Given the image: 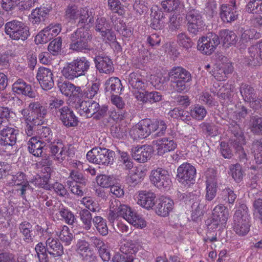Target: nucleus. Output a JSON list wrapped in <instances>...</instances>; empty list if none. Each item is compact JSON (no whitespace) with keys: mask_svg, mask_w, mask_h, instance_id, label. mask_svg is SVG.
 Listing matches in <instances>:
<instances>
[{"mask_svg":"<svg viewBox=\"0 0 262 262\" xmlns=\"http://www.w3.org/2000/svg\"><path fill=\"white\" fill-rule=\"evenodd\" d=\"M126 128L125 127L119 125H114L111 127V133L116 138H123L126 135Z\"/></svg>","mask_w":262,"mask_h":262,"instance_id":"338daca9","label":"nucleus"},{"mask_svg":"<svg viewBox=\"0 0 262 262\" xmlns=\"http://www.w3.org/2000/svg\"><path fill=\"white\" fill-rule=\"evenodd\" d=\"M220 43V39L217 35L210 32L206 36H203L198 41V49L203 54L210 55Z\"/></svg>","mask_w":262,"mask_h":262,"instance_id":"9d476101","label":"nucleus"},{"mask_svg":"<svg viewBox=\"0 0 262 262\" xmlns=\"http://www.w3.org/2000/svg\"><path fill=\"white\" fill-rule=\"evenodd\" d=\"M64 103V100L54 97L49 100V108L52 113L54 110L56 116L63 125H66V106H63Z\"/></svg>","mask_w":262,"mask_h":262,"instance_id":"4be33fe9","label":"nucleus"},{"mask_svg":"<svg viewBox=\"0 0 262 262\" xmlns=\"http://www.w3.org/2000/svg\"><path fill=\"white\" fill-rule=\"evenodd\" d=\"M49 30V27H46L38 33L35 39L36 44L46 43L53 38V35Z\"/></svg>","mask_w":262,"mask_h":262,"instance_id":"de8ad7c7","label":"nucleus"},{"mask_svg":"<svg viewBox=\"0 0 262 262\" xmlns=\"http://www.w3.org/2000/svg\"><path fill=\"white\" fill-rule=\"evenodd\" d=\"M177 143L173 140H169L166 138H162L157 141V153L162 156L167 152L173 150L177 147Z\"/></svg>","mask_w":262,"mask_h":262,"instance_id":"473e14b6","label":"nucleus"},{"mask_svg":"<svg viewBox=\"0 0 262 262\" xmlns=\"http://www.w3.org/2000/svg\"><path fill=\"white\" fill-rule=\"evenodd\" d=\"M144 177V173L142 170L136 169L135 170H132L129 175L127 180V183L133 186H135L140 183Z\"/></svg>","mask_w":262,"mask_h":262,"instance_id":"5fc2aeb1","label":"nucleus"},{"mask_svg":"<svg viewBox=\"0 0 262 262\" xmlns=\"http://www.w3.org/2000/svg\"><path fill=\"white\" fill-rule=\"evenodd\" d=\"M36 78L44 90H51L54 86L53 74L49 68L40 67L37 70Z\"/></svg>","mask_w":262,"mask_h":262,"instance_id":"2eb2a0df","label":"nucleus"},{"mask_svg":"<svg viewBox=\"0 0 262 262\" xmlns=\"http://www.w3.org/2000/svg\"><path fill=\"white\" fill-rule=\"evenodd\" d=\"M235 2H232L231 5L223 4L220 7V15L221 19L225 23H231L237 19L238 14Z\"/></svg>","mask_w":262,"mask_h":262,"instance_id":"6ab92c4d","label":"nucleus"},{"mask_svg":"<svg viewBox=\"0 0 262 262\" xmlns=\"http://www.w3.org/2000/svg\"><path fill=\"white\" fill-rule=\"evenodd\" d=\"M109 9L114 13L122 15L124 13L123 6L119 0H107Z\"/></svg>","mask_w":262,"mask_h":262,"instance_id":"052dcab7","label":"nucleus"},{"mask_svg":"<svg viewBox=\"0 0 262 262\" xmlns=\"http://www.w3.org/2000/svg\"><path fill=\"white\" fill-rule=\"evenodd\" d=\"M250 216L245 204H241L233 215L234 230L239 236L246 235L251 226Z\"/></svg>","mask_w":262,"mask_h":262,"instance_id":"7ed1b4c3","label":"nucleus"},{"mask_svg":"<svg viewBox=\"0 0 262 262\" xmlns=\"http://www.w3.org/2000/svg\"><path fill=\"white\" fill-rule=\"evenodd\" d=\"M62 46V39L58 37L51 41L48 47V50L53 56H57L60 54Z\"/></svg>","mask_w":262,"mask_h":262,"instance_id":"8fccbe9b","label":"nucleus"},{"mask_svg":"<svg viewBox=\"0 0 262 262\" xmlns=\"http://www.w3.org/2000/svg\"><path fill=\"white\" fill-rule=\"evenodd\" d=\"M196 169L189 163H183L177 169V180L185 186H190L195 183Z\"/></svg>","mask_w":262,"mask_h":262,"instance_id":"9b49d317","label":"nucleus"},{"mask_svg":"<svg viewBox=\"0 0 262 262\" xmlns=\"http://www.w3.org/2000/svg\"><path fill=\"white\" fill-rule=\"evenodd\" d=\"M229 128L233 135L231 137L232 144L240 161L244 162L247 160V155L243 147V145L245 143L244 133L239 124L235 122L231 123Z\"/></svg>","mask_w":262,"mask_h":262,"instance_id":"423d86ee","label":"nucleus"},{"mask_svg":"<svg viewBox=\"0 0 262 262\" xmlns=\"http://www.w3.org/2000/svg\"><path fill=\"white\" fill-rule=\"evenodd\" d=\"M72 249L71 251H77L84 260H88L89 257L92 254V251L90 249V244L89 242L85 240H79L77 242L76 247H72ZM69 251H71V250L69 249Z\"/></svg>","mask_w":262,"mask_h":262,"instance_id":"f704fd0d","label":"nucleus"},{"mask_svg":"<svg viewBox=\"0 0 262 262\" xmlns=\"http://www.w3.org/2000/svg\"><path fill=\"white\" fill-rule=\"evenodd\" d=\"M50 149L52 155L55 156V160L61 163L66 158L65 146L62 141L58 140L56 144L50 145Z\"/></svg>","mask_w":262,"mask_h":262,"instance_id":"2f4dec72","label":"nucleus"},{"mask_svg":"<svg viewBox=\"0 0 262 262\" xmlns=\"http://www.w3.org/2000/svg\"><path fill=\"white\" fill-rule=\"evenodd\" d=\"M142 126H144L148 136L152 133L155 132L157 130L158 120L152 121L149 119H146L141 121Z\"/></svg>","mask_w":262,"mask_h":262,"instance_id":"e2e57ef3","label":"nucleus"},{"mask_svg":"<svg viewBox=\"0 0 262 262\" xmlns=\"http://www.w3.org/2000/svg\"><path fill=\"white\" fill-rule=\"evenodd\" d=\"M229 169V174L231 176L236 183H239L242 181L244 171L240 164L231 165L230 166Z\"/></svg>","mask_w":262,"mask_h":262,"instance_id":"09e8293b","label":"nucleus"},{"mask_svg":"<svg viewBox=\"0 0 262 262\" xmlns=\"http://www.w3.org/2000/svg\"><path fill=\"white\" fill-rule=\"evenodd\" d=\"M122 204L118 200L115 199L112 200L110 205V213L108 219L111 221H113L116 217V214L119 211Z\"/></svg>","mask_w":262,"mask_h":262,"instance_id":"0e129e2a","label":"nucleus"},{"mask_svg":"<svg viewBox=\"0 0 262 262\" xmlns=\"http://www.w3.org/2000/svg\"><path fill=\"white\" fill-rule=\"evenodd\" d=\"M45 146L43 141L36 136L32 137L27 143V148L30 154L36 157H41Z\"/></svg>","mask_w":262,"mask_h":262,"instance_id":"a878e982","label":"nucleus"},{"mask_svg":"<svg viewBox=\"0 0 262 262\" xmlns=\"http://www.w3.org/2000/svg\"><path fill=\"white\" fill-rule=\"evenodd\" d=\"M51 11V8L42 6L36 7L32 10L29 15V20L33 25H38L49 18Z\"/></svg>","mask_w":262,"mask_h":262,"instance_id":"dca6fc26","label":"nucleus"},{"mask_svg":"<svg viewBox=\"0 0 262 262\" xmlns=\"http://www.w3.org/2000/svg\"><path fill=\"white\" fill-rule=\"evenodd\" d=\"M93 223L100 235L105 236L108 234V227L105 220L101 216H95L93 219Z\"/></svg>","mask_w":262,"mask_h":262,"instance_id":"37998d69","label":"nucleus"},{"mask_svg":"<svg viewBox=\"0 0 262 262\" xmlns=\"http://www.w3.org/2000/svg\"><path fill=\"white\" fill-rule=\"evenodd\" d=\"M79 107V112L81 116L84 115L87 118H90L95 115L98 111L99 104L92 100H89L82 101Z\"/></svg>","mask_w":262,"mask_h":262,"instance_id":"bb28decb","label":"nucleus"},{"mask_svg":"<svg viewBox=\"0 0 262 262\" xmlns=\"http://www.w3.org/2000/svg\"><path fill=\"white\" fill-rule=\"evenodd\" d=\"M188 31L194 35L202 31L205 24L202 15L196 10H192L187 13L186 16Z\"/></svg>","mask_w":262,"mask_h":262,"instance_id":"ddd939ff","label":"nucleus"},{"mask_svg":"<svg viewBox=\"0 0 262 262\" xmlns=\"http://www.w3.org/2000/svg\"><path fill=\"white\" fill-rule=\"evenodd\" d=\"M172 90L179 93L187 92L189 89L192 76L190 72L181 67H174L169 72Z\"/></svg>","mask_w":262,"mask_h":262,"instance_id":"f03ea898","label":"nucleus"},{"mask_svg":"<svg viewBox=\"0 0 262 262\" xmlns=\"http://www.w3.org/2000/svg\"><path fill=\"white\" fill-rule=\"evenodd\" d=\"M252 149L257 164L262 163V140L254 141L252 144Z\"/></svg>","mask_w":262,"mask_h":262,"instance_id":"3c124183","label":"nucleus"},{"mask_svg":"<svg viewBox=\"0 0 262 262\" xmlns=\"http://www.w3.org/2000/svg\"><path fill=\"white\" fill-rule=\"evenodd\" d=\"M106 92H110L112 95L120 94L122 85L120 80L118 77H111L106 80L105 84Z\"/></svg>","mask_w":262,"mask_h":262,"instance_id":"72a5a7b5","label":"nucleus"},{"mask_svg":"<svg viewBox=\"0 0 262 262\" xmlns=\"http://www.w3.org/2000/svg\"><path fill=\"white\" fill-rule=\"evenodd\" d=\"M82 91L79 86H76L71 82H67V97H69V103L75 102L79 100L82 95Z\"/></svg>","mask_w":262,"mask_h":262,"instance_id":"4c0bfd02","label":"nucleus"},{"mask_svg":"<svg viewBox=\"0 0 262 262\" xmlns=\"http://www.w3.org/2000/svg\"><path fill=\"white\" fill-rule=\"evenodd\" d=\"M183 21V17L180 12H175L169 18V28L174 31L180 28Z\"/></svg>","mask_w":262,"mask_h":262,"instance_id":"864d4df0","label":"nucleus"},{"mask_svg":"<svg viewBox=\"0 0 262 262\" xmlns=\"http://www.w3.org/2000/svg\"><path fill=\"white\" fill-rule=\"evenodd\" d=\"M129 88L135 90H146L147 86V80L144 78L139 71L133 72L130 73L128 78Z\"/></svg>","mask_w":262,"mask_h":262,"instance_id":"aec40b11","label":"nucleus"},{"mask_svg":"<svg viewBox=\"0 0 262 262\" xmlns=\"http://www.w3.org/2000/svg\"><path fill=\"white\" fill-rule=\"evenodd\" d=\"M174 203L169 198H160L155 207L156 213L161 216H167L173 208Z\"/></svg>","mask_w":262,"mask_h":262,"instance_id":"393cba45","label":"nucleus"},{"mask_svg":"<svg viewBox=\"0 0 262 262\" xmlns=\"http://www.w3.org/2000/svg\"><path fill=\"white\" fill-rule=\"evenodd\" d=\"M134 256L128 255L124 254H116L113 257V262H134L135 260Z\"/></svg>","mask_w":262,"mask_h":262,"instance_id":"774afa93","label":"nucleus"},{"mask_svg":"<svg viewBox=\"0 0 262 262\" xmlns=\"http://www.w3.org/2000/svg\"><path fill=\"white\" fill-rule=\"evenodd\" d=\"M256 217L262 224V191L256 194V200L253 202Z\"/></svg>","mask_w":262,"mask_h":262,"instance_id":"6e6d98bb","label":"nucleus"},{"mask_svg":"<svg viewBox=\"0 0 262 262\" xmlns=\"http://www.w3.org/2000/svg\"><path fill=\"white\" fill-rule=\"evenodd\" d=\"M220 35L224 43L230 45H235L237 41V37L235 33L231 30H222L220 32Z\"/></svg>","mask_w":262,"mask_h":262,"instance_id":"c03bdc74","label":"nucleus"},{"mask_svg":"<svg viewBox=\"0 0 262 262\" xmlns=\"http://www.w3.org/2000/svg\"><path fill=\"white\" fill-rule=\"evenodd\" d=\"M5 32L14 40L25 41L30 35L29 27L17 19L8 21L5 25Z\"/></svg>","mask_w":262,"mask_h":262,"instance_id":"20e7f679","label":"nucleus"},{"mask_svg":"<svg viewBox=\"0 0 262 262\" xmlns=\"http://www.w3.org/2000/svg\"><path fill=\"white\" fill-rule=\"evenodd\" d=\"M156 194L148 191H141L139 192L138 204L143 207L149 209L155 204Z\"/></svg>","mask_w":262,"mask_h":262,"instance_id":"c756f323","label":"nucleus"},{"mask_svg":"<svg viewBox=\"0 0 262 262\" xmlns=\"http://www.w3.org/2000/svg\"><path fill=\"white\" fill-rule=\"evenodd\" d=\"M91 39L89 33L84 28H80L71 36L70 49L76 51L82 52L89 49V42Z\"/></svg>","mask_w":262,"mask_h":262,"instance_id":"0eeeda50","label":"nucleus"},{"mask_svg":"<svg viewBox=\"0 0 262 262\" xmlns=\"http://www.w3.org/2000/svg\"><path fill=\"white\" fill-rule=\"evenodd\" d=\"M102 152L103 153L104 157L102 158V165L108 166L112 165L114 161L115 152L109 149L102 148Z\"/></svg>","mask_w":262,"mask_h":262,"instance_id":"13d9d810","label":"nucleus"},{"mask_svg":"<svg viewBox=\"0 0 262 262\" xmlns=\"http://www.w3.org/2000/svg\"><path fill=\"white\" fill-rule=\"evenodd\" d=\"M10 184L12 185L19 186L28 182L26 174L22 172H18L12 176Z\"/></svg>","mask_w":262,"mask_h":262,"instance_id":"680f3d73","label":"nucleus"},{"mask_svg":"<svg viewBox=\"0 0 262 262\" xmlns=\"http://www.w3.org/2000/svg\"><path fill=\"white\" fill-rule=\"evenodd\" d=\"M20 232L23 235L24 241L26 243L32 242L35 237L33 231L32 229V225L28 221L21 222L18 226Z\"/></svg>","mask_w":262,"mask_h":262,"instance_id":"c9c22d12","label":"nucleus"},{"mask_svg":"<svg viewBox=\"0 0 262 262\" xmlns=\"http://www.w3.org/2000/svg\"><path fill=\"white\" fill-rule=\"evenodd\" d=\"M68 15L70 19H76L79 18L78 23L83 28L84 25L87 23L90 15L88 13V9L86 8L77 9V7L75 5L69 6L67 10V16Z\"/></svg>","mask_w":262,"mask_h":262,"instance_id":"f3484780","label":"nucleus"},{"mask_svg":"<svg viewBox=\"0 0 262 262\" xmlns=\"http://www.w3.org/2000/svg\"><path fill=\"white\" fill-rule=\"evenodd\" d=\"M48 253L54 257L62 255L64 253L63 246L57 238L50 237L46 242Z\"/></svg>","mask_w":262,"mask_h":262,"instance_id":"c85d7f7f","label":"nucleus"},{"mask_svg":"<svg viewBox=\"0 0 262 262\" xmlns=\"http://www.w3.org/2000/svg\"><path fill=\"white\" fill-rule=\"evenodd\" d=\"M102 150V148L101 147H96L93 148L87 152L86 159L89 162L102 165V158L104 157Z\"/></svg>","mask_w":262,"mask_h":262,"instance_id":"e433bc0d","label":"nucleus"},{"mask_svg":"<svg viewBox=\"0 0 262 262\" xmlns=\"http://www.w3.org/2000/svg\"><path fill=\"white\" fill-rule=\"evenodd\" d=\"M12 90L18 94H22L31 98H35L36 95L31 85L27 83L22 79H18L14 82L12 85Z\"/></svg>","mask_w":262,"mask_h":262,"instance_id":"5701e85b","label":"nucleus"},{"mask_svg":"<svg viewBox=\"0 0 262 262\" xmlns=\"http://www.w3.org/2000/svg\"><path fill=\"white\" fill-rule=\"evenodd\" d=\"M250 130L254 135L262 136V117H254L252 119Z\"/></svg>","mask_w":262,"mask_h":262,"instance_id":"4d7b16f0","label":"nucleus"},{"mask_svg":"<svg viewBox=\"0 0 262 262\" xmlns=\"http://www.w3.org/2000/svg\"><path fill=\"white\" fill-rule=\"evenodd\" d=\"M162 8L167 11L181 12L184 8L179 0H165L161 3Z\"/></svg>","mask_w":262,"mask_h":262,"instance_id":"a19ab883","label":"nucleus"},{"mask_svg":"<svg viewBox=\"0 0 262 262\" xmlns=\"http://www.w3.org/2000/svg\"><path fill=\"white\" fill-rule=\"evenodd\" d=\"M217 181L213 178H208L206 181V200L212 201L216 196L217 192Z\"/></svg>","mask_w":262,"mask_h":262,"instance_id":"58836bf2","label":"nucleus"},{"mask_svg":"<svg viewBox=\"0 0 262 262\" xmlns=\"http://www.w3.org/2000/svg\"><path fill=\"white\" fill-rule=\"evenodd\" d=\"M233 69L232 65L228 63L216 67V69L209 72L217 80L221 81L225 80L227 75L232 72Z\"/></svg>","mask_w":262,"mask_h":262,"instance_id":"7c9ffc66","label":"nucleus"},{"mask_svg":"<svg viewBox=\"0 0 262 262\" xmlns=\"http://www.w3.org/2000/svg\"><path fill=\"white\" fill-rule=\"evenodd\" d=\"M152 151L150 145L137 146L132 149V155L133 158L137 162L145 163L151 157Z\"/></svg>","mask_w":262,"mask_h":262,"instance_id":"a211bd4d","label":"nucleus"},{"mask_svg":"<svg viewBox=\"0 0 262 262\" xmlns=\"http://www.w3.org/2000/svg\"><path fill=\"white\" fill-rule=\"evenodd\" d=\"M25 120V131L28 136L31 137L39 125H43L44 118L47 110L39 102H33L29 104L28 108L20 111Z\"/></svg>","mask_w":262,"mask_h":262,"instance_id":"f257e3e1","label":"nucleus"},{"mask_svg":"<svg viewBox=\"0 0 262 262\" xmlns=\"http://www.w3.org/2000/svg\"><path fill=\"white\" fill-rule=\"evenodd\" d=\"M150 180L152 184L159 189H168L172 183L169 172L162 168L151 170Z\"/></svg>","mask_w":262,"mask_h":262,"instance_id":"1a4fd4ad","label":"nucleus"},{"mask_svg":"<svg viewBox=\"0 0 262 262\" xmlns=\"http://www.w3.org/2000/svg\"><path fill=\"white\" fill-rule=\"evenodd\" d=\"M190 116L194 119L202 120L207 114V111L204 106L196 104L191 107L190 111Z\"/></svg>","mask_w":262,"mask_h":262,"instance_id":"a18cd8bd","label":"nucleus"},{"mask_svg":"<svg viewBox=\"0 0 262 262\" xmlns=\"http://www.w3.org/2000/svg\"><path fill=\"white\" fill-rule=\"evenodd\" d=\"M94 62L96 69L101 73L110 74L114 71L112 60L107 56H96Z\"/></svg>","mask_w":262,"mask_h":262,"instance_id":"412c9836","label":"nucleus"},{"mask_svg":"<svg viewBox=\"0 0 262 262\" xmlns=\"http://www.w3.org/2000/svg\"><path fill=\"white\" fill-rule=\"evenodd\" d=\"M36 132L39 138L45 141L50 142L52 139V132L48 126L39 125Z\"/></svg>","mask_w":262,"mask_h":262,"instance_id":"49530a36","label":"nucleus"},{"mask_svg":"<svg viewBox=\"0 0 262 262\" xmlns=\"http://www.w3.org/2000/svg\"><path fill=\"white\" fill-rule=\"evenodd\" d=\"M168 81V78L164 76H154L151 78V83L157 89L164 90Z\"/></svg>","mask_w":262,"mask_h":262,"instance_id":"69168bd1","label":"nucleus"},{"mask_svg":"<svg viewBox=\"0 0 262 262\" xmlns=\"http://www.w3.org/2000/svg\"><path fill=\"white\" fill-rule=\"evenodd\" d=\"M80 219L83 225V228L86 230H89L92 226V214L90 211L83 209L80 212Z\"/></svg>","mask_w":262,"mask_h":262,"instance_id":"bf43d9fd","label":"nucleus"},{"mask_svg":"<svg viewBox=\"0 0 262 262\" xmlns=\"http://www.w3.org/2000/svg\"><path fill=\"white\" fill-rule=\"evenodd\" d=\"M229 217V212L227 207L221 204L216 205L212 211L209 229H216L219 228L218 231L220 232V229L225 227Z\"/></svg>","mask_w":262,"mask_h":262,"instance_id":"6e6552de","label":"nucleus"},{"mask_svg":"<svg viewBox=\"0 0 262 262\" xmlns=\"http://www.w3.org/2000/svg\"><path fill=\"white\" fill-rule=\"evenodd\" d=\"M129 135L134 140L145 138L148 137L144 126H142L141 121L130 130Z\"/></svg>","mask_w":262,"mask_h":262,"instance_id":"79ce46f5","label":"nucleus"},{"mask_svg":"<svg viewBox=\"0 0 262 262\" xmlns=\"http://www.w3.org/2000/svg\"><path fill=\"white\" fill-rule=\"evenodd\" d=\"M260 37V34L254 29L245 30L241 35L240 41L242 43H246L251 39H258Z\"/></svg>","mask_w":262,"mask_h":262,"instance_id":"603ef678","label":"nucleus"},{"mask_svg":"<svg viewBox=\"0 0 262 262\" xmlns=\"http://www.w3.org/2000/svg\"><path fill=\"white\" fill-rule=\"evenodd\" d=\"M140 246L139 239L123 240L120 244V250L123 254L135 256Z\"/></svg>","mask_w":262,"mask_h":262,"instance_id":"cd10ccee","label":"nucleus"},{"mask_svg":"<svg viewBox=\"0 0 262 262\" xmlns=\"http://www.w3.org/2000/svg\"><path fill=\"white\" fill-rule=\"evenodd\" d=\"M239 91L245 102L250 101L256 98V95L253 88L247 83H241L239 86Z\"/></svg>","mask_w":262,"mask_h":262,"instance_id":"ea45409f","label":"nucleus"},{"mask_svg":"<svg viewBox=\"0 0 262 262\" xmlns=\"http://www.w3.org/2000/svg\"><path fill=\"white\" fill-rule=\"evenodd\" d=\"M90 67V62L84 57H79L67 63V79L73 80L85 75Z\"/></svg>","mask_w":262,"mask_h":262,"instance_id":"39448f33","label":"nucleus"},{"mask_svg":"<svg viewBox=\"0 0 262 262\" xmlns=\"http://www.w3.org/2000/svg\"><path fill=\"white\" fill-rule=\"evenodd\" d=\"M19 130L17 127L6 126L0 130V145L13 146L15 145Z\"/></svg>","mask_w":262,"mask_h":262,"instance_id":"4468645a","label":"nucleus"},{"mask_svg":"<svg viewBox=\"0 0 262 262\" xmlns=\"http://www.w3.org/2000/svg\"><path fill=\"white\" fill-rule=\"evenodd\" d=\"M117 216H122L129 224L137 228H142L146 226V222L139 215L133 211L127 205L122 204L116 214Z\"/></svg>","mask_w":262,"mask_h":262,"instance_id":"f8f14e48","label":"nucleus"},{"mask_svg":"<svg viewBox=\"0 0 262 262\" xmlns=\"http://www.w3.org/2000/svg\"><path fill=\"white\" fill-rule=\"evenodd\" d=\"M249 63L254 66L262 64V40L248 49Z\"/></svg>","mask_w":262,"mask_h":262,"instance_id":"b1692460","label":"nucleus"}]
</instances>
